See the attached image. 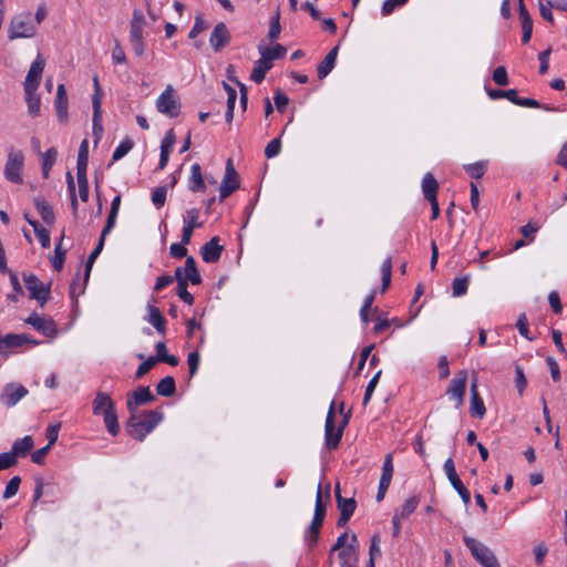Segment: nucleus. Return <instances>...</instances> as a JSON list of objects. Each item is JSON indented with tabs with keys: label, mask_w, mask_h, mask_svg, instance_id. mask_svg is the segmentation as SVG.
Wrapping results in <instances>:
<instances>
[{
	"label": "nucleus",
	"mask_w": 567,
	"mask_h": 567,
	"mask_svg": "<svg viewBox=\"0 0 567 567\" xmlns=\"http://www.w3.org/2000/svg\"><path fill=\"white\" fill-rule=\"evenodd\" d=\"M493 80L499 86L508 84L507 71L504 66H497L493 72Z\"/></svg>",
	"instance_id": "obj_58"
},
{
	"label": "nucleus",
	"mask_w": 567,
	"mask_h": 567,
	"mask_svg": "<svg viewBox=\"0 0 567 567\" xmlns=\"http://www.w3.org/2000/svg\"><path fill=\"white\" fill-rule=\"evenodd\" d=\"M188 244H183V241L181 240V243H175V244H172L171 247H169V254L172 255V257L174 258H183V257H188L187 256V246Z\"/></svg>",
	"instance_id": "obj_62"
},
{
	"label": "nucleus",
	"mask_w": 567,
	"mask_h": 567,
	"mask_svg": "<svg viewBox=\"0 0 567 567\" xmlns=\"http://www.w3.org/2000/svg\"><path fill=\"white\" fill-rule=\"evenodd\" d=\"M92 405H93V414H95V415L104 414V411H110L115 408L110 395L104 392L96 393Z\"/></svg>",
	"instance_id": "obj_26"
},
{
	"label": "nucleus",
	"mask_w": 567,
	"mask_h": 567,
	"mask_svg": "<svg viewBox=\"0 0 567 567\" xmlns=\"http://www.w3.org/2000/svg\"><path fill=\"white\" fill-rule=\"evenodd\" d=\"M163 420V413L158 410L130 413L126 431L132 437L143 441Z\"/></svg>",
	"instance_id": "obj_1"
},
{
	"label": "nucleus",
	"mask_w": 567,
	"mask_h": 567,
	"mask_svg": "<svg viewBox=\"0 0 567 567\" xmlns=\"http://www.w3.org/2000/svg\"><path fill=\"white\" fill-rule=\"evenodd\" d=\"M313 517L320 518L322 520H324V517H326V502L322 498V491H321L320 485L318 486V489H317Z\"/></svg>",
	"instance_id": "obj_44"
},
{
	"label": "nucleus",
	"mask_w": 567,
	"mask_h": 567,
	"mask_svg": "<svg viewBox=\"0 0 567 567\" xmlns=\"http://www.w3.org/2000/svg\"><path fill=\"white\" fill-rule=\"evenodd\" d=\"M103 416H104V423H105V426H106L109 433L111 435L115 436L120 431L115 408L110 411H104Z\"/></svg>",
	"instance_id": "obj_39"
},
{
	"label": "nucleus",
	"mask_w": 567,
	"mask_h": 567,
	"mask_svg": "<svg viewBox=\"0 0 567 567\" xmlns=\"http://www.w3.org/2000/svg\"><path fill=\"white\" fill-rule=\"evenodd\" d=\"M381 373L382 371L379 370L374 375L373 378L369 381L368 385H367V389H365V393H364V398H363V405H367L372 396V393L375 389V386L378 385V382H379V379L381 377Z\"/></svg>",
	"instance_id": "obj_54"
},
{
	"label": "nucleus",
	"mask_w": 567,
	"mask_h": 567,
	"mask_svg": "<svg viewBox=\"0 0 567 567\" xmlns=\"http://www.w3.org/2000/svg\"><path fill=\"white\" fill-rule=\"evenodd\" d=\"M230 42V32L224 22L215 25L209 43L215 52H220Z\"/></svg>",
	"instance_id": "obj_16"
},
{
	"label": "nucleus",
	"mask_w": 567,
	"mask_h": 567,
	"mask_svg": "<svg viewBox=\"0 0 567 567\" xmlns=\"http://www.w3.org/2000/svg\"><path fill=\"white\" fill-rule=\"evenodd\" d=\"M133 142L128 138L121 142V144L115 148L112 155L113 161H118L124 157L132 148Z\"/></svg>",
	"instance_id": "obj_45"
},
{
	"label": "nucleus",
	"mask_w": 567,
	"mask_h": 567,
	"mask_svg": "<svg viewBox=\"0 0 567 567\" xmlns=\"http://www.w3.org/2000/svg\"><path fill=\"white\" fill-rule=\"evenodd\" d=\"M23 281L30 299L37 300L43 308L51 296V284H43L34 274H23Z\"/></svg>",
	"instance_id": "obj_5"
},
{
	"label": "nucleus",
	"mask_w": 567,
	"mask_h": 567,
	"mask_svg": "<svg viewBox=\"0 0 567 567\" xmlns=\"http://www.w3.org/2000/svg\"><path fill=\"white\" fill-rule=\"evenodd\" d=\"M34 206L40 214L42 220L48 225L52 226L55 221V215L52 206L45 200L43 196H37L33 198Z\"/></svg>",
	"instance_id": "obj_23"
},
{
	"label": "nucleus",
	"mask_w": 567,
	"mask_h": 567,
	"mask_svg": "<svg viewBox=\"0 0 567 567\" xmlns=\"http://www.w3.org/2000/svg\"><path fill=\"white\" fill-rule=\"evenodd\" d=\"M554 8L553 6V1L551 0H547V1H539V12H540V16L543 19H545L546 21L550 22V23H554V18H553V13H551V9Z\"/></svg>",
	"instance_id": "obj_57"
},
{
	"label": "nucleus",
	"mask_w": 567,
	"mask_h": 567,
	"mask_svg": "<svg viewBox=\"0 0 567 567\" xmlns=\"http://www.w3.org/2000/svg\"><path fill=\"white\" fill-rule=\"evenodd\" d=\"M280 151H281L280 138H274L267 144V146L265 148V155L268 158H272V157L277 156L280 153Z\"/></svg>",
	"instance_id": "obj_59"
},
{
	"label": "nucleus",
	"mask_w": 567,
	"mask_h": 567,
	"mask_svg": "<svg viewBox=\"0 0 567 567\" xmlns=\"http://www.w3.org/2000/svg\"><path fill=\"white\" fill-rule=\"evenodd\" d=\"M148 309H150L148 322L156 329V331L158 333L164 334L165 328H166V319L161 313L158 308L150 306Z\"/></svg>",
	"instance_id": "obj_33"
},
{
	"label": "nucleus",
	"mask_w": 567,
	"mask_h": 567,
	"mask_svg": "<svg viewBox=\"0 0 567 567\" xmlns=\"http://www.w3.org/2000/svg\"><path fill=\"white\" fill-rule=\"evenodd\" d=\"M33 447V439L30 435L24 436L23 439L17 440L12 450L18 456H24L29 453Z\"/></svg>",
	"instance_id": "obj_38"
},
{
	"label": "nucleus",
	"mask_w": 567,
	"mask_h": 567,
	"mask_svg": "<svg viewBox=\"0 0 567 567\" xmlns=\"http://www.w3.org/2000/svg\"><path fill=\"white\" fill-rule=\"evenodd\" d=\"M121 206V195H117L113 198L111 203V209L109 212V216L106 218V223L104 226V233H111L116 224L117 214Z\"/></svg>",
	"instance_id": "obj_34"
},
{
	"label": "nucleus",
	"mask_w": 567,
	"mask_h": 567,
	"mask_svg": "<svg viewBox=\"0 0 567 567\" xmlns=\"http://www.w3.org/2000/svg\"><path fill=\"white\" fill-rule=\"evenodd\" d=\"M463 540L472 556L483 567H501L496 556L486 545L470 536H464Z\"/></svg>",
	"instance_id": "obj_4"
},
{
	"label": "nucleus",
	"mask_w": 567,
	"mask_h": 567,
	"mask_svg": "<svg viewBox=\"0 0 567 567\" xmlns=\"http://www.w3.org/2000/svg\"><path fill=\"white\" fill-rule=\"evenodd\" d=\"M28 112L32 117L40 115L41 99L37 94V90H24Z\"/></svg>",
	"instance_id": "obj_30"
},
{
	"label": "nucleus",
	"mask_w": 567,
	"mask_h": 567,
	"mask_svg": "<svg viewBox=\"0 0 567 567\" xmlns=\"http://www.w3.org/2000/svg\"><path fill=\"white\" fill-rule=\"evenodd\" d=\"M176 142V135L173 128L168 130L162 141L161 145V156H159V164L158 168L164 169L165 166L168 163L169 154L173 150V146Z\"/></svg>",
	"instance_id": "obj_22"
},
{
	"label": "nucleus",
	"mask_w": 567,
	"mask_h": 567,
	"mask_svg": "<svg viewBox=\"0 0 567 567\" xmlns=\"http://www.w3.org/2000/svg\"><path fill=\"white\" fill-rule=\"evenodd\" d=\"M336 499H337L338 509L340 511V514H343V517H347V515H349V516L353 515L355 507H357L355 499L353 497H350V498L342 497L339 484L336 486Z\"/></svg>",
	"instance_id": "obj_27"
},
{
	"label": "nucleus",
	"mask_w": 567,
	"mask_h": 567,
	"mask_svg": "<svg viewBox=\"0 0 567 567\" xmlns=\"http://www.w3.org/2000/svg\"><path fill=\"white\" fill-rule=\"evenodd\" d=\"M28 393V389L23 385L19 383H8L0 395V401L8 408H12Z\"/></svg>",
	"instance_id": "obj_14"
},
{
	"label": "nucleus",
	"mask_w": 567,
	"mask_h": 567,
	"mask_svg": "<svg viewBox=\"0 0 567 567\" xmlns=\"http://www.w3.org/2000/svg\"><path fill=\"white\" fill-rule=\"evenodd\" d=\"M200 357L197 351H193L188 354L187 363H188V371L189 375L194 377L198 370Z\"/></svg>",
	"instance_id": "obj_64"
},
{
	"label": "nucleus",
	"mask_w": 567,
	"mask_h": 567,
	"mask_svg": "<svg viewBox=\"0 0 567 567\" xmlns=\"http://www.w3.org/2000/svg\"><path fill=\"white\" fill-rule=\"evenodd\" d=\"M166 194H167V187L166 186H159L154 189L152 193V202L153 204L159 208L164 206L166 200Z\"/></svg>",
	"instance_id": "obj_53"
},
{
	"label": "nucleus",
	"mask_w": 567,
	"mask_h": 567,
	"mask_svg": "<svg viewBox=\"0 0 567 567\" xmlns=\"http://www.w3.org/2000/svg\"><path fill=\"white\" fill-rule=\"evenodd\" d=\"M176 392V383L173 377L163 378L156 385V393L162 396H172Z\"/></svg>",
	"instance_id": "obj_35"
},
{
	"label": "nucleus",
	"mask_w": 567,
	"mask_h": 567,
	"mask_svg": "<svg viewBox=\"0 0 567 567\" xmlns=\"http://www.w3.org/2000/svg\"><path fill=\"white\" fill-rule=\"evenodd\" d=\"M110 233H104V228L102 229L99 243H97L96 247L93 249V251L90 254L86 265H85V277H84L85 280L89 279L92 266H93L95 259L99 257V255L103 250L105 238Z\"/></svg>",
	"instance_id": "obj_31"
},
{
	"label": "nucleus",
	"mask_w": 567,
	"mask_h": 567,
	"mask_svg": "<svg viewBox=\"0 0 567 567\" xmlns=\"http://www.w3.org/2000/svg\"><path fill=\"white\" fill-rule=\"evenodd\" d=\"M188 187L194 193L206 190V184L202 174V167L198 163L192 165Z\"/></svg>",
	"instance_id": "obj_25"
},
{
	"label": "nucleus",
	"mask_w": 567,
	"mask_h": 567,
	"mask_svg": "<svg viewBox=\"0 0 567 567\" xmlns=\"http://www.w3.org/2000/svg\"><path fill=\"white\" fill-rule=\"evenodd\" d=\"M322 524H323L322 519L316 518V517L312 518V522L309 526V538H308L310 547L315 546L318 543L319 533H320V528H321Z\"/></svg>",
	"instance_id": "obj_42"
},
{
	"label": "nucleus",
	"mask_w": 567,
	"mask_h": 567,
	"mask_svg": "<svg viewBox=\"0 0 567 567\" xmlns=\"http://www.w3.org/2000/svg\"><path fill=\"white\" fill-rule=\"evenodd\" d=\"M239 188V176L234 168L233 162L229 158L226 163L225 175L221 181V185L219 188V200H225L228 196H230L236 189Z\"/></svg>",
	"instance_id": "obj_10"
},
{
	"label": "nucleus",
	"mask_w": 567,
	"mask_h": 567,
	"mask_svg": "<svg viewBox=\"0 0 567 567\" xmlns=\"http://www.w3.org/2000/svg\"><path fill=\"white\" fill-rule=\"evenodd\" d=\"M156 109L159 113L173 118L181 112V102L172 85H167L156 101Z\"/></svg>",
	"instance_id": "obj_8"
},
{
	"label": "nucleus",
	"mask_w": 567,
	"mask_h": 567,
	"mask_svg": "<svg viewBox=\"0 0 567 567\" xmlns=\"http://www.w3.org/2000/svg\"><path fill=\"white\" fill-rule=\"evenodd\" d=\"M224 247L219 244L218 237H213L200 249L202 258L205 262H217L221 256Z\"/></svg>",
	"instance_id": "obj_18"
},
{
	"label": "nucleus",
	"mask_w": 567,
	"mask_h": 567,
	"mask_svg": "<svg viewBox=\"0 0 567 567\" xmlns=\"http://www.w3.org/2000/svg\"><path fill=\"white\" fill-rule=\"evenodd\" d=\"M68 96L64 84H59L56 89V95L54 100V107L58 121L60 123H65L68 121L69 114H68Z\"/></svg>",
	"instance_id": "obj_19"
},
{
	"label": "nucleus",
	"mask_w": 567,
	"mask_h": 567,
	"mask_svg": "<svg viewBox=\"0 0 567 567\" xmlns=\"http://www.w3.org/2000/svg\"><path fill=\"white\" fill-rule=\"evenodd\" d=\"M63 238H64V233H62L61 238L54 248V257L52 258V267L56 271L62 270L64 260H65L66 249L62 248Z\"/></svg>",
	"instance_id": "obj_37"
},
{
	"label": "nucleus",
	"mask_w": 567,
	"mask_h": 567,
	"mask_svg": "<svg viewBox=\"0 0 567 567\" xmlns=\"http://www.w3.org/2000/svg\"><path fill=\"white\" fill-rule=\"evenodd\" d=\"M515 374H516V378H515L516 388H517L519 395H522L527 385V380H526V377L524 374L522 367H519V365L515 367Z\"/></svg>",
	"instance_id": "obj_63"
},
{
	"label": "nucleus",
	"mask_w": 567,
	"mask_h": 567,
	"mask_svg": "<svg viewBox=\"0 0 567 567\" xmlns=\"http://www.w3.org/2000/svg\"><path fill=\"white\" fill-rule=\"evenodd\" d=\"M207 28H208V23L200 16H197L195 18L194 25L188 33V38L195 39L199 33L205 31Z\"/></svg>",
	"instance_id": "obj_55"
},
{
	"label": "nucleus",
	"mask_w": 567,
	"mask_h": 567,
	"mask_svg": "<svg viewBox=\"0 0 567 567\" xmlns=\"http://www.w3.org/2000/svg\"><path fill=\"white\" fill-rule=\"evenodd\" d=\"M37 32V25L32 22L31 13L23 12L14 16L9 24L8 38L16 40L20 38H32Z\"/></svg>",
	"instance_id": "obj_3"
},
{
	"label": "nucleus",
	"mask_w": 567,
	"mask_h": 567,
	"mask_svg": "<svg viewBox=\"0 0 567 567\" xmlns=\"http://www.w3.org/2000/svg\"><path fill=\"white\" fill-rule=\"evenodd\" d=\"M24 166V155L22 151L10 148L4 165V177L14 184L23 182L21 172Z\"/></svg>",
	"instance_id": "obj_7"
},
{
	"label": "nucleus",
	"mask_w": 567,
	"mask_h": 567,
	"mask_svg": "<svg viewBox=\"0 0 567 567\" xmlns=\"http://www.w3.org/2000/svg\"><path fill=\"white\" fill-rule=\"evenodd\" d=\"M198 217V208H192L186 212V217L184 218V227L182 229L183 244H189L192 240L194 229L202 226V224L197 221Z\"/></svg>",
	"instance_id": "obj_17"
},
{
	"label": "nucleus",
	"mask_w": 567,
	"mask_h": 567,
	"mask_svg": "<svg viewBox=\"0 0 567 567\" xmlns=\"http://www.w3.org/2000/svg\"><path fill=\"white\" fill-rule=\"evenodd\" d=\"M466 382H467V372L465 370H461L450 381V384L446 389V395H449V398L451 400L455 401L456 408H460L463 404L464 395H465V391H466Z\"/></svg>",
	"instance_id": "obj_9"
},
{
	"label": "nucleus",
	"mask_w": 567,
	"mask_h": 567,
	"mask_svg": "<svg viewBox=\"0 0 567 567\" xmlns=\"http://www.w3.org/2000/svg\"><path fill=\"white\" fill-rule=\"evenodd\" d=\"M18 455L13 452H4L0 454V470H6L14 466L18 463Z\"/></svg>",
	"instance_id": "obj_49"
},
{
	"label": "nucleus",
	"mask_w": 567,
	"mask_h": 567,
	"mask_svg": "<svg viewBox=\"0 0 567 567\" xmlns=\"http://www.w3.org/2000/svg\"><path fill=\"white\" fill-rule=\"evenodd\" d=\"M409 0H385L382 4V14L389 16L396 8L404 6Z\"/></svg>",
	"instance_id": "obj_61"
},
{
	"label": "nucleus",
	"mask_w": 567,
	"mask_h": 567,
	"mask_svg": "<svg viewBox=\"0 0 567 567\" xmlns=\"http://www.w3.org/2000/svg\"><path fill=\"white\" fill-rule=\"evenodd\" d=\"M470 413L473 417H480L482 419L485 413V404L483 402V399L481 398L478 391H477V378L474 377L472 379L471 383V408Z\"/></svg>",
	"instance_id": "obj_20"
},
{
	"label": "nucleus",
	"mask_w": 567,
	"mask_h": 567,
	"mask_svg": "<svg viewBox=\"0 0 567 567\" xmlns=\"http://www.w3.org/2000/svg\"><path fill=\"white\" fill-rule=\"evenodd\" d=\"M185 278L186 281H190L193 285H199L202 282V277L198 272L196 261L193 256H188L185 260Z\"/></svg>",
	"instance_id": "obj_29"
},
{
	"label": "nucleus",
	"mask_w": 567,
	"mask_h": 567,
	"mask_svg": "<svg viewBox=\"0 0 567 567\" xmlns=\"http://www.w3.org/2000/svg\"><path fill=\"white\" fill-rule=\"evenodd\" d=\"M44 66H45L44 59L41 56V54H38L37 59L32 62V64L28 71V74L25 76V80L23 83L24 90H29V91L38 90L41 79H42V73H43Z\"/></svg>",
	"instance_id": "obj_13"
},
{
	"label": "nucleus",
	"mask_w": 567,
	"mask_h": 567,
	"mask_svg": "<svg viewBox=\"0 0 567 567\" xmlns=\"http://www.w3.org/2000/svg\"><path fill=\"white\" fill-rule=\"evenodd\" d=\"M352 543L339 551V559L341 567H357L358 550L355 544L358 543L357 536H351Z\"/></svg>",
	"instance_id": "obj_21"
},
{
	"label": "nucleus",
	"mask_w": 567,
	"mask_h": 567,
	"mask_svg": "<svg viewBox=\"0 0 567 567\" xmlns=\"http://www.w3.org/2000/svg\"><path fill=\"white\" fill-rule=\"evenodd\" d=\"M392 476H393V457H392V453H389L385 455L380 480L391 482Z\"/></svg>",
	"instance_id": "obj_46"
},
{
	"label": "nucleus",
	"mask_w": 567,
	"mask_h": 567,
	"mask_svg": "<svg viewBox=\"0 0 567 567\" xmlns=\"http://www.w3.org/2000/svg\"><path fill=\"white\" fill-rule=\"evenodd\" d=\"M450 483L453 486V488L457 492V494L460 495V497H461L462 502L464 503V505L467 506L470 504V502H471V493L465 487V485L460 480V477L454 478Z\"/></svg>",
	"instance_id": "obj_41"
},
{
	"label": "nucleus",
	"mask_w": 567,
	"mask_h": 567,
	"mask_svg": "<svg viewBox=\"0 0 567 567\" xmlns=\"http://www.w3.org/2000/svg\"><path fill=\"white\" fill-rule=\"evenodd\" d=\"M274 101L278 112L282 113L289 103V97L280 89H278L275 92Z\"/></svg>",
	"instance_id": "obj_60"
},
{
	"label": "nucleus",
	"mask_w": 567,
	"mask_h": 567,
	"mask_svg": "<svg viewBox=\"0 0 567 567\" xmlns=\"http://www.w3.org/2000/svg\"><path fill=\"white\" fill-rule=\"evenodd\" d=\"M156 363H157V359H153V357H148L145 361H143L138 365V368L135 372V378L141 379L142 377H144L146 373H148L155 367Z\"/></svg>",
	"instance_id": "obj_51"
},
{
	"label": "nucleus",
	"mask_w": 567,
	"mask_h": 567,
	"mask_svg": "<svg viewBox=\"0 0 567 567\" xmlns=\"http://www.w3.org/2000/svg\"><path fill=\"white\" fill-rule=\"evenodd\" d=\"M339 47L332 48L326 58L321 61V63L317 68L318 78L320 80L324 79L334 68L337 55H338Z\"/></svg>",
	"instance_id": "obj_24"
},
{
	"label": "nucleus",
	"mask_w": 567,
	"mask_h": 567,
	"mask_svg": "<svg viewBox=\"0 0 567 567\" xmlns=\"http://www.w3.org/2000/svg\"><path fill=\"white\" fill-rule=\"evenodd\" d=\"M27 343L38 346L39 341L30 338L28 334L9 333L0 338V355L8 357L12 349L20 348Z\"/></svg>",
	"instance_id": "obj_11"
},
{
	"label": "nucleus",
	"mask_w": 567,
	"mask_h": 567,
	"mask_svg": "<svg viewBox=\"0 0 567 567\" xmlns=\"http://www.w3.org/2000/svg\"><path fill=\"white\" fill-rule=\"evenodd\" d=\"M58 158V151L54 147L49 148L42 154L41 171L44 178H49L50 171Z\"/></svg>",
	"instance_id": "obj_32"
},
{
	"label": "nucleus",
	"mask_w": 567,
	"mask_h": 567,
	"mask_svg": "<svg viewBox=\"0 0 567 567\" xmlns=\"http://www.w3.org/2000/svg\"><path fill=\"white\" fill-rule=\"evenodd\" d=\"M375 298V291H371L364 299L360 310L361 320L367 324L369 322V312Z\"/></svg>",
	"instance_id": "obj_47"
},
{
	"label": "nucleus",
	"mask_w": 567,
	"mask_h": 567,
	"mask_svg": "<svg viewBox=\"0 0 567 567\" xmlns=\"http://www.w3.org/2000/svg\"><path fill=\"white\" fill-rule=\"evenodd\" d=\"M464 169L466 171V173H467L472 178L478 179V178H481V177L484 175V173H485V169H486V162H477V163H474V164L465 165V166H464Z\"/></svg>",
	"instance_id": "obj_43"
},
{
	"label": "nucleus",
	"mask_w": 567,
	"mask_h": 567,
	"mask_svg": "<svg viewBox=\"0 0 567 567\" xmlns=\"http://www.w3.org/2000/svg\"><path fill=\"white\" fill-rule=\"evenodd\" d=\"M346 424L347 419H344L341 422L340 426L336 429V414L332 402L328 411L324 424V439L328 450H336L339 446L343 433V427L346 426Z\"/></svg>",
	"instance_id": "obj_6"
},
{
	"label": "nucleus",
	"mask_w": 567,
	"mask_h": 567,
	"mask_svg": "<svg viewBox=\"0 0 567 567\" xmlns=\"http://www.w3.org/2000/svg\"><path fill=\"white\" fill-rule=\"evenodd\" d=\"M516 327L520 333L522 337L526 338L527 340L532 341L534 340L535 338L530 336L529 333V330H528V320H527V317L525 313H520L518 319H517V322H516Z\"/></svg>",
	"instance_id": "obj_52"
},
{
	"label": "nucleus",
	"mask_w": 567,
	"mask_h": 567,
	"mask_svg": "<svg viewBox=\"0 0 567 567\" xmlns=\"http://www.w3.org/2000/svg\"><path fill=\"white\" fill-rule=\"evenodd\" d=\"M187 281H182L177 284V296L187 305L192 306L194 303V297L187 290Z\"/></svg>",
	"instance_id": "obj_56"
},
{
	"label": "nucleus",
	"mask_w": 567,
	"mask_h": 567,
	"mask_svg": "<svg viewBox=\"0 0 567 567\" xmlns=\"http://www.w3.org/2000/svg\"><path fill=\"white\" fill-rule=\"evenodd\" d=\"M419 497L413 496L405 501L402 506L401 514L399 515L402 519L408 518L417 507Z\"/></svg>",
	"instance_id": "obj_48"
},
{
	"label": "nucleus",
	"mask_w": 567,
	"mask_h": 567,
	"mask_svg": "<svg viewBox=\"0 0 567 567\" xmlns=\"http://www.w3.org/2000/svg\"><path fill=\"white\" fill-rule=\"evenodd\" d=\"M20 484H21V478L19 476H13L8 482V484L6 486V489H4V493H3V498L4 499H9L12 496H14L18 493V491H19Z\"/></svg>",
	"instance_id": "obj_50"
},
{
	"label": "nucleus",
	"mask_w": 567,
	"mask_h": 567,
	"mask_svg": "<svg viewBox=\"0 0 567 567\" xmlns=\"http://www.w3.org/2000/svg\"><path fill=\"white\" fill-rule=\"evenodd\" d=\"M92 122H93V136H94V142L96 144L103 134L102 106L97 105V102L94 103Z\"/></svg>",
	"instance_id": "obj_36"
},
{
	"label": "nucleus",
	"mask_w": 567,
	"mask_h": 567,
	"mask_svg": "<svg viewBox=\"0 0 567 567\" xmlns=\"http://www.w3.org/2000/svg\"><path fill=\"white\" fill-rule=\"evenodd\" d=\"M25 323L32 326L37 331L42 333L44 337H55L56 326L54 321L49 318L45 319L40 317L37 312L31 313L25 320Z\"/></svg>",
	"instance_id": "obj_15"
},
{
	"label": "nucleus",
	"mask_w": 567,
	"mask_h": 567,
	"mask_svg": "<svg viewBox=\"0 0 567 567\" xmlns=\"http://www.w3.org/2000/svg\"><path fill=\"white\" fill-rule=\"evenodd\" d=\"M260 59L255 62L250 79L256 83H261L266 73L272 68V61L286 55L287 49L276 43L272 48L259 47Z\"/></svg>",
	"instance_id": "obj_2"
},
{
	"label": "nucleus",
	"mask_w": 567,
	"mask_h": 567,
	"mask_svg": "<svg viewBox=\"0 0 567 567\" xmlns=\"http://www.w3.org/2000/svg\"><path fill=\"white\" fill-rule=\"evenodd\" d=\"M422 190L426 200L437 198L439 183L431 173H426L422 179Z\"/></svg>",
	"instance_id": "obj_28"
},
{
	"label": "nucleus",
	"mask_w": 567,
	"mask_h": 567,
	"mask_svg": "<svg viewBox=\"0 0 567 567\" xmlns=\"http://www.w3.org/2000/svg\"><path fill=\"white\" fill-rule=\"evenodd\" d=\"M154 400L155 395L148 386H138L127 394L126 406L130 413H134L137 412L138 406L151 403Z\"/></svg>",
	"instance_id": "obj_12"
},
{
	"label": "nucleus",
	"mask_w": 567,
	"mask_h": 567,
	"mask_svg": "<svg viewBox=\"0 0 567 567\" xmlns=\"http://www.w3.org/2000/svg\"><path fill=\"white\" fill-rule=\"evenodd\" d=\"M468 279L470 277L466 275L462 278H455L452 282V295L454 297L464 296L468 289Z\"/></svg>",
	"instance_id": "obj_40"
}]
</instances>
